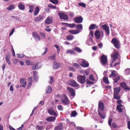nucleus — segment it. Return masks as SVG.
<instances>
[{"label": "nucleus", "instance_id": "obj_1", "mask_svg": "<svg viewBox=\"0 0 130 130\" xmlns=\"http://www.w3.org/2000/svg\"><path fill=\"white\" fill-rule=\"evenodd\" d=\"M105 106L103 103L101 102H99L98 111V114L100 117L103 119H104L105 116L104 113L103 112Z\"/></svg>", "mask_w": 130, "mask_h": 130}, {"label": "nucleus", "instance_id": "obj_2", "mask_svg": "<svg viewBox=\"0 0 130 130\" xmlns=\"http://www.w3.org/2000/svg\"><path fill=\"white\" fill-rule=\"evenodd\" d=\"M86 76L85 75L83 76L78 75L77 77V79L78 81L80 83L84 84L86 81Z\"/></svg>", "mask_w": 130, "mask_h": 130}, {"label": "nucleus", "instance_id": "obj_3", "mask_svg": "<svg viewBox=\"0 0 130 130\" xmlns=\"http://www.w3.org/2000/svg\"><path fill=\"white\" fill-rule=\"evenodd\" d=\"M111 42L113 44L116 48H120L119 42L116 38H113L111 41Z\"/></svg>", "mask_w": 130, "mask_h": 130}, {"label": "nucleus", "instance_id": "obj_4", "mask_svg": "<svg viewBox=\"0 0 130 130\" xmlns=\"http://www.w3.org/2000/svg\"><path fill=\"white\" fill-rule=\"evenodd\" d=\"M61 100L64 104H67L69 103L68 98L65 95L62 96L61 98Z\"/></svg>", "mask_w": 130, "mask_h": 130}, {"label": "nucleus", "instance_id": "obj_5", "mask_svg": "<svg viewBox=\"0 0 130 130\" xmlns=\"http://www.w3.org/2000/svg\"><path fill=\"white\" fill-rule=\"evenodd\" d=\"M67 89L68 91L70 96H71L74 97L75 95V92L73 89L69 87H67Z\"/></svg>", "mask_w": 130, "mask_h": 130}, {"label": "nucleus", "instance_id": "obj_6", "mask_svg": "<svg viewBox=\"0 0 130 130\" xmlns=\"http://www.w3.org/2000/svg\"><path fill=\"white\" fill-rule=\"evenodd\" d=\"M60 19L64 20H68V15L64 13L59 12L58 13Z\"/></svg>", "mask_w": 130, "mask_h": 130}, {"label": "nucleus", "instance_id": "obj_7", "mask_svg": "<svg viewBox=\"0 0 130 130\" xmlns=\"http://www.w3.org/2000/svg\"><path fill=\"white\" fill-rule=\"evenodd\" d=\"M101 62L103 65L106 64L107 62V58L106 56L104 55L101 56Z\"/></svg>", "mask_w": 130, "mask_h": 130}, {"label": "nucleus", "instance_id": "obj_8", "mask_svg": "<svg viewBox=\"0 0 130 130\" xmlns=\"http://www.w3.org/2000/svg\"><path fill=\"white\" fill-rule=\"evenodd\" d=\"M73 20L74 22L77 23H81L82 22L83 18L81 16L74 18Z\"/></svg>", "mask_w": 130, "mask_h": 130}, {"label": "nucleus", "instance_id": "obj_9", "mask_svg": "<svg viewBox=\"0 0 130 130\" xmlns=\"http://www.w3.org/2000/svg\"><path fill=\"white\" fill-rule=\"evenodd\" d=\"M102 28L105 31L106 34L108 35L110 34L109 29V26H107L106 24L102 25Z\"/></svg>", "mask_w": 130, "mask_h": 130}, {"label": "nucleus", "instance_id": "obj_10", "mask_svg": "<svg viewBox=\"0 0 130 130\" xmlns=\"http://www.w3.org/2000/svg\"><path fill=\"white\" fill-rule=\"evenodd\" d=\"M69 82L70 85L73 87H77L79 86V84L75 80H70Z\"/></svg>", "mask_w": 130, "mask_h": 130}, {"label": "nucleus", "instance_id": "obj_11", "mask_svg": "<svg viewBox=\"0 0 130 130\" xmlns=\"http://www.w3.org/2000/svg\"><path fill=\"white\" fill-rule=\"evenodd\" d=\"M47 112L48 113L51 115H53L57 116V114L55 111L52 109H47Z\"/></svg>", "mask_w": 130, "mask_h": 130}, {"label": "nucleus", "instance_id": "obj_12", "mask_svg": "<svg viewBox=\"0 0 130 130\" xmlns=\"http://www.w3.org/2000/svg\"><path fill=\"white\" fill-rule=\"evenodd\" d=\"M44 17L43 15H40L34 18V21L35 22H39L43 20Z\"/></svg>", "mask_w": 130, "mask_h": 130}, {"label": "nucleus", "instance_id": "obj_13", "mask_svg": "<svg viewBox=\"0 0 130 130\" xmlns=\"http://www.w3.org/2000/svg\"><path fill=\"white\" fill-rule=\"evenodd\" d=\"M120 86L126 90H130V88L128 87L126 85L125 82L121 83L120 84Z\"/></svg>", "mask_w": 130, "mask_h": 130}, {"label": "nucleus", "instance_id": "obj_14", "mask_svg": "<svg viewBox=\"0 0 130 130\" xmlns=\"http://www.w3.org/2000/svg\"><path fill=\"white\" fill-rule=\"evenodd\" d=\"M80 65L84 67H87L89 66V63L88 62L85 60H84L82 61Z\"/></svg>", "mask_w": 130, "mask_h": 130}, {"label": "nucleus", "instance_id": "obj_15", "mask_svg": "<svg viewBox=\"0 0 130 130\" xmlns=\"http://www.w3.org/2000/svg\"><path fill=\"white\" fill-rule=\"evenodd\" d=\"M111 71V73L109 76L110 77H114L118 76V73L116 71L114 70H112Z\"/></svg>", "mask_w": 130, "mask_h": 130}, {"label": "nucleus", "instance_id": "obj_16", "mask_svg": "<svg viewBox=\"0 0 130 130\" xmlns=\"http://www.w3.org/2000/svg\"><path fill=\"white\" fill-rule=\"evenodd\" d=\"M53 22V19L50 17H48L45 21V23L46 24H49Z\"/></svg>", "mask_w": 130, "mask_h": 130}, {"label": "nucleus", "instance_id": "obj_17", "mask_svg": "<svg viewBox=\"0 0 130 130\" xmlns=\"http://www.w3.org/2000/svg\"><path fill=\"white\" fill-rule=\"evenodd\" d=\"M56 119L55 117L50 116L46 118L45 120L49 122H53L55 121Z\"/></svg>", "mask_w": 130, "mask_h": 130}, {"label": "nucleus", "instance_id": "obj_18", "mask_svg": "<svg viewBox=\"0 0 130 130\" xmlns=\"http://www.w3.org/2000/svg\"><path fill=\"white\" fill-rule=\"evenodd\" d=\"M61 66L60 64L56 62H54L53 64V68L57 69L59 68Z\"/></svg>", "mask_w": 130, "mask_h": 130}, {"label": "nucleus", "instance_id": "obj_19", "mask_svg": "<svg viewBox=\"0 0 130 130\" xmlns=\"http://www.w3.org/2000/svg\"><path fill=\"white\" fill-rule=\"evenodd\" d=\"M20 83L21 84V85L20 86V87H21V86L23 87H24L26 86L27 83L26 82L25 80L21 79H20Z\"/></svg>", "mask_w": 130, "mask_h": 130}, {"label": "nucleus", "instance_id": "obj_20", "mask_svg": "<svg viewBox=\"0 0 130 130\" xmlns=\"http://www.w3.org/2000/svg\"><path fill=\"white\" fill-rule=\"evenodd\" d=\"M32 36L35 39H37L38 40L40 41V38L39 35L35 32H33L32 33Z\"/></svg>", "mask_w": 130, "mask_h": 130}, {"label": "nucleus", "instance_id": "obj_21", "mask_svg": "<svg viewBox=\"0 0 130 130\" xmlns=\"http://www.w3.org/2000/svg\"><path fill=\"white\" fill-rule=\"evenodd\" d=\"M62 123H60L55 128L54 130H61L62 129Z\"/></svg>", "mask_w": 130, "mask_h": 130}, {"label": "nucleus", "instance_id": "obj_22", "mask_svg": "<svg viewBox=\"0 0 130 130\" xmlns=\"http://www.w3.org/2000/svg\"><path fill=\"white\" fill-rule=\"evenodd\" d=\"M98 26L95 24H92L89 27V30H93L95 29H97L98 28Z\"/></svg>", "mask_w": 130, "mask_h": 130}, {"label": "nucleus", "instance_id": "obj_23", "mask_svg": "<svg viewBox=\"0 0 130 130\" xmlns=\"http://www.w3.org/2000/svg\"><path fill=\"white\" fill-rule=\"evenodd\" d=\"M75 27L77 29L76 30H78L80 31V32H81L83 30V25L82 24H80L77 25Z\"/></svg>", "mask_w": 130, "mask_h": 130}, {"label": "nucleus", "instance_id": "obj_24", "mask_svg": "<svg viewBox=\"0 0 130 130\" xmlns=\"http://www.w3.org/2000/svg\"><path fill=\"white\" fill-rule=\"evenodd\" d=\"M95 35L96 37V38L97 39H99L100 37V32L98 30H96L95 33Z\"/></svg>", "mask_w": 130, "mask_h": 130}, {"label": "nucleus", "instance_id": "obj_25", "mask_svg": "<svg viewBox=\"0 0 130 130\" xmlns=\"http://www.w3.org/2000/svg\"><path fill=\"white\" fill-rule=\"evenodd\" d=\"M18 7L21 10H24L25 9L24 6L21 2H20L18 4Z\"/></svg>", "mask_w": 130, "mask_h": 130}, {"label": "nucleus", "instance_id": "obj_26", "mask_svg": "<svg viewBox=\"0 0 130 130\" xmlns=\"http://www.w3.org/2000/svg\"><path fill=\"white\" fill-rule=\"evenodd\" d=\"M121 90L120 87L115 88H114V94H119Z\"/></svg>", "mask_w": 130, "mask_h": 130}, {"label": "nucleus", "instance_id": "obj_27", "mask_svg": "<svg viewBox=\"0 0 130 130\" xmlns=\"http://www.w3.org/2000/svg\"><path fill=\"white\" fill-rule=\"evenodd\" d=\"M69 32L72 34H76L79 33L80 31L78 30H69Z\"/></svg>", "mask_w": 130, "mask_h": 130}, {"label": "nucleus", "instance_id": "obj_28", "mask_svg": "<svg viewBox=\"0 0 130 130\" xmlns=\"http://www.w3.org/2000/svg\"><path fill=\"white\" fill-rule=\"evenodd\" d=\"M15 8L14 5L13 4H11L6 9L7 10H12L14 9Z\"/></svg>", "mask_w": 130, "mask_h": 130}, {"label": "nucleus", "instance_id": "obj_29", "mask_svg": "<svg viewBox=\"0 0 130 130\" xmlns=\"http://www.w3.org/2000/svg\"><path fill=\"white\" fill-rule=\"evenodd\" d=\"M113 78V79L114 80V83H117L120 78V77L118 75L114 77Z\"/></svg>", "mask_w": 130, "mask_h": 130}, {"label": "nucleus", "instance_id": "obj_30", "mask_svg": "<svg viewBox=\"0 0 130 130\" xmlns=\"http://www.w3.org/2000/svg\"><path fill=\"white\" fill-rule=\"evenodd\" d=\"M40 11L39 8L38 7H36L35 8V10L34 11V15H36Z\"/></svg>", "mask_w": 130, "mask_h": 130}, {"label": "nucleus", "instance_id": "obj_31", "mask_svg": "<svg viewBox=\"0 0 130 130\" xmlns=\"http://www.w3.org/2000/svg\"><path fill=\"white\" fill-rule=\"evenodd\" d=\"M65 24H66L67 26L71 27L72 28H73L76 25L74 23L72 24H69L65 23Z\"/></svg>", "mask_w": 130, "mask_h": 130}, {"label": "nucleus", "instance_id": "obj_32", "mask_svg": "<svg viewBox=\"0 0 130 130\" xmlns=\"http://www.w3.org/2000/svg\"><path fill=\"white\" fill-rule=\"evenodd\" d=\"M119 55V53L117 51L112 56L113 58L114 59H117Z\"/></svg>", "mask_w": 130, "mask_h": 130}, {"label": "nucleus", "instance_id": "obj_33", "mask_svg": "<svg viewBox=\"0 0 130 130\" xmlns=\"http://www.w3.org/2000/svg\"><path fill=\"white\" fill-rule=\"evenodd\" d=\"M103 80L104 83L106 84H108L109 81L107 77H103Z\"/></svg>", "mask_w": 130, "mask_h": 130}, {"label": "nucleus", "instance_id": "obj_34", "mask_svg": "<svg viewBox=\"0 0 130 130\" xmlns=\"http://www.w3.org/2000/svg\"><path fill=\"white\" fill-rule=\"evenodd\" d=\"M52 91V89L51 87L48 86L46 89V92L47 93H49Z\"/></svg>", "mask_w": 130, "mask_h": 130}, {"label": "nucleus", "instance_id": "obj_35", "mask_svg": "<svg viewBox=\"0 0 130 130\" xmlns=\"http://www.w3.org/2000/svg\"><path fill=\"white\" fill-rule=\"evenodd\" d=\"M56 57V55L55 54H54L51 56L49 57L48 59L49 60H54L55 59Z\"/></svg>", "mask_w": 130, "mask_h": 130}, {"label": "nucleus", "instance_id": "obj_36", "mask_svg": "<svg viewBox=\"0 0 130 130\" xmlns=\"http://www.w3.org/2000/svg\"><path fill=\"white\" fill-rule=\"evenodd\" d=\"M66 53L67 54H75L74 51L71 50H67L66 52Z\"/></svg>", "mask_w": 130, "mask_h": 130}, {"label": "nucleus", "instance_id": "obj_37", "mask_svg": "<svg viewBox=\"0 0 130 130\" xmlns=\"http://www.w3.org/2000/svg\"><path fill=\"white\" fill-rule=\"evenodd\" d=\"M5 59L6 61L10 65L11 64V62L8 57V56L7 55H6Z\"/></svg>", "mask_w": 130, "mask_h": 130}, {"label": "nucleus", "instance_id": "obj_38", "mask_svg": "<svg viewBox=\"0 0 130 130\" xmlns=\"http://www.w3.org/2000/svg\"><path fill=\"white\" fill-rule=\"evenodd\" d=\"M74 38L73 36L71 35H69L66 36V38L68 40H72Z\"/></svg>", "mask_w": 130, "mask_h": 130}, {"label": "nucleus", "instance_id": "obj_39", "mask_svg": "<svg viewBox=\"0 0 130 130\" xmlns=\"http://www.w3.org/2000/svg\"><path fill=\"white\" fill-rule=\"evenodd\" d=\"M74 50L80 53L82 52V50L79 48L75 47L74 48Z\"/></svg>", "mask_w": 130, "mask_h": 130}, {"label": "nucleus", "instance_id": "obj_40", "mask_svg": "<svg viewBox=\"0 0 130 130\" xmlns=\"http://www.w3.org/2000/svg\"><path fill=\"white\" fill-rule=\"evenodd\" d=\"M125 72L126 75H128L130 73V69L128 68L126 69Z\"/></svg>", "mask_w": 130, "mask_h": 130}, {"label": "nucleus", "instance_id": "obj_41", "mask_svg": "<svg viewBox=\"0 0 130 130\" xmlns=\"http://www.w3.org/2000/svg\"><path fill=\"white\" fill-rule=\"evenodd\" d=\"M38 130H41L45 128V127L43 126H40L39 125H37L36 126Z\"/></svg>", "mask_w": 130, "mask_h": 130}, {"label": "nucleus", "instance_id": "obj_42", "mask_svg": "<svg viewBox=\"0 0 130 130\" xmlns=\"http://www.w3.org/2000/svg\"><path fill=\"white\" fill-rule=\"evenodd\" d=\"M77 114L76 111H74L72 112L71 114V117H75L77 115Z\"/></svg>", "mask_w": 130, "mask_h": 130}, {"label": "nucleus", "instance_id": "obj_43", "mask_svg": "<svg viewBox=\"0 0 130 130\" xmlns=\"http://www.w3.org/2000/svg\"><path fill=\"white\" fill-rule=\"evenodd\" d=\"M118 94H114L113 98L117 100H119L120 98V97L119 96H118Z\"/></svg>", "mask_w": 130, "mask_h": 130}, {"label": "nucleus", "instance_id": "obj_44", "mask_svg": "<svg viewBox=\"0 0 130 130\" xmlns=\"http://www.w3.org/2000/svg\"><path fill=\"white\" fill-rule=\"evenodd\" d=\"M29 8L30 9L29 10V12L30 13L32 12L34 10L33 6V5L29 6Z\"/></svg>", "mask_w": 130, "mask_h": 130}, {"label": "nucleus", "instance_id": "obj_45", "mask_svg": "<svg viewBox=\"0 0 130 130\" xmlns=\"http://www.w3.org/2000/svg\"><path fill=\"white\" fill-rule=\"evenodd\" d=\"M54 46L57 49V52L58 53H59L60 50V47L58 45H55Z\"/></svg>", "mask_w": 130, "mask_h": 130}, {"label": "nucleus", "instance_id": "obj_46", "mask_svg": "<svg viewBox=\"0 0 130 130\" xmlns=\"http://www.w3.org/2000/svg\"><path fill=\"white\" fill-rule=\"evenodd\" d=\"M116 110L119 112H121L123 111V110L122 108L117 106L116 107Z\"/></svg>", "mask_w": 130, "mask_h": 130}, {"label": "nucleus", "instance_id": "obj_47", "mask_svg": "<svg viewBox=\"0 0 130 130\" xmlns=\"http://www.w3.org/2000/svg\"><path fill=\"white\" fill-rule=\"evenodd\" d=\"M17 57L19 58H21L23 57L25 55L23 54H17Z\"/></svg>", "mask_w": 130, "mask_h": 130}, {"label": "nucleus", "instance_id": "obj_48", "mask_svg": "<svg viewBox=\"0 0 130 130\" xmlns=\"http://www.w3.org/2000/svg\"><path fill=\"white\" fill-rule=\"evenodd\" d=\"M78 5L79 6H81L83 7H86L85 4L82 3H79L78 4Z\"/></svg>", "mask_w": 130, "mask_h": 130}, {"label": "nucleus", "instance_id": "obj_49", "mask_svg": "<svg viewBox=\"0 0 130 130\" xmlns=\"http://www.w3.org/2000/svg\"><path fill=\"white\" fill-rule=\"evenodd\" d=\"M57 108L58 109L62 111L63 110V108L61 105H58Z\"/></svg>", "mask_w": 130, "mask_h": 130}, {"label": "nucleus", "instance_id": "obj_50", "mask_svg": "<svg viewBox=\"0 0 130 130\" xmlns=\"http://www.w3.org/2000/svg\"><path fill=\"white\" fill-rule=\"evenodd\" d=\"M25 63L26 64L28 65H32V62H30L29 60H27L26 61Z\"/></svg>", "mask_w": 130, "mask_h": 130}, {"label": "nucleus", "instance_id": "obj_51", "mask_svg": "<svg viewBox=\"0 0 130 130\" xmlns=\"http://www.w3.org/2000/svg\"><path fill=\"white\" fill-rule=\"evenodd\" d=\"M50 80L49 82V83L50 84H52L54 81V78L53 77L51 76H50Z\"/></svg>", "mask_w": 130, "mask_h": 130}, {"label": "nucleus", "instance_id": "obj_52", "mask_svg": "<svg viewBox=\"0 0 130 130\" xmlns=\"http://www.w3.org/2000/svg\"><path fill=\"white\" fill-rule=\"evenodd\" d=\"M50 1L54 4H56L58 3V1L57 0H50Z\"/></svg>", "mask_w": 130, "mask_h": 130}, {"label": "nucleus", "instance_id": "obj_53", "mask_svg": "<svg viewBox=\"0 0 130 130\" xmlns=\"http://www.w3.org/2000/svg\"><path fill=\"white\" fill-rule=\"evenodd\" d=\"M15 30V29L14 28H13L11 30L9 34V36H11L13 34Z\"/></svg>", "mask_w": 130, "mask_h": 130}, {"label": "nucleus", "instance_id": "obj_54", "mask_svg": "<svg viewBox=\"0 0 130 130\" xmlns=\"http://www.w3.org/2000/svg\"><path fill=\"white\" fill-rule=\"evenodd\" d=\"M48 7L49 8H51L52 9H54L56 8V7L52 5H49Z\"/></svg>", "mask_w": 130, "mask_h": 130}, {"label": "nucleus", "instance_id": "obj_55", "mask_svg": "<svg viewBox=\"0 0 130 130\" xmlns=\"http://www.w3.org/2000/svg\"><path fill=\"white\" fill-rule=\"evenodd\" d=\"M86 83L88 84H92L93 83V82L91 81L88 80H87L86 81Z\"/></svg>", "mask_w": 130, "mask_h": 130}, {"label": "nucleus", "instance_id": "obj_56", "mask_svg": "<svg viewBox=\"0 0 130 130\" xmlns=\"http://www.w3.org/2000/svg\"><path fill=\"white\" fill-rule=\"evenodd\" d=\"M69 14L72 18L74 16V14L72 12H70L69 13Z\"/></svg>", "mask_w": 130, "mask_h": 130}, {"label": "nucleus", "instance_id": "obj_57", "mask_svg": "<svg viewBox=\"0 0 130 130\" xmlns=\"http://www.w3.org/2000/svg\"><path fill=\"white\" fill-rule=\"evenodd\" d=\"M40 35L42 36L43 38H45V34L42 32H40Z\"/></svg>", "mask_w": 130, "mask_h": 130}, {"label": "nucleus", "instance_id": "obj_58", "mask_svg": "<svg viewBox=\"0 0 130 130\" xmlns=\"http://www.w3.org/2000/svg\"><path fill=\"white\" fill-rule=\"evenodd\" d=\"M112 119H110L108 120V123L110 127H111V122H112Z\"/></svg>", "mask_w": 130, "mask_h": 130}, {"label": "nucleus", "instance_id": "obj_59", "mask_svg": "<svg viewBox=\"0 0 130 130\" xmlns=\"http://www.w3.org/2000/svg\"><path fill=\"white\" fill-rule=\"evenodd\" d=\"M112 126L114 128H115L117 127V126L116 124L114 123H112Z\"/></svg>", "mask_w": 130, "mask_h": 130}, {"label": "nucleus", "instance_id": "obj_60", "mask_svg": "<svg viewBox=\"0 0 130 130\" xmlns=\"http://www.w3.org/2000/svg\"><path fill=\"white\" fill-rule=\"evenodd\" d=\"M39 64V63H37L35 65L36 69H38L41 67V66Z\"/></svg>", "mask_w": 130, "mask_h": 130}, {"label": "nucleus", "instance_id": "obj_61", "mask_svg": "<svg viewBox=\"0 0 130 130\" xmlns=\"http://www.w3.org/2000/svg\"><path fill=\"white\" fill-rule=\"evenodd\" d=\"M90 36H91L92 37H93V32L92 31H90V34H89V37H90Z\"/></svg>", "mask_w": 130, "mask_h": 130}, {"label": "nucleus", "instance_id": "obj_62", "mask_svg": "<svg viewBox=\"0 0 130 130\" xmlns=\"http://www.w3.org/2000/svg\"><path fill=\"white\" fill-rule=\"evenodd\" d=\"M69 69L70 70L72 71L73 72H75V69L72 67H69Z\"/></svg>", "mask_w": 130, "mask_h": 130}, {"label": "nucleus", "instance_id": "obj_63", "mask_svg": "<svg viewBox=\"0 0 130 130\" xmlns=\"http://www.w3.org/2000/svg\"><path fill=\"white\" fill-rule=\"evenodd\" d=\"M89 78L90 80H94L92 75H90Z\"/></svg>", "mask_w": 130, "mask_h": 130}, {"label": "nucleus", "instance_id": "obj_64", "mask_svg": "<svg viewBox=\"0 0 130 130\" xmlns=\"http://www.w3.org/2000/svg\"><path fill=\"white\" fill-rule=\"evenodd\" d=\"M9 128L10 130H16L13 128L12 126L10 125H9Z\"/></svg>", "mask_w": 130, "mask_h": 130}]
</instances>
